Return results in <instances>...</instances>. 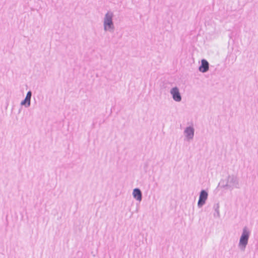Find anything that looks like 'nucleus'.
<instances>
[{"label": "nucleus", "instance_id": "4", "mask_svg": "<svg viewBox=\"0 0 258 258\" xmlns=\"http://www.w3.org/2000/svg\"><path fill=\"white\" fill-rule=\"evenodd\" d=\"M171 93L173 96V98L174 100L176 101H179L181 100V97L177 88H174L171 91Z\"/></svg>", "mask_w": 258, "mask_h": 258}, {"label": "nucleus", "instance_id": "8", "mask_svg": "<svg viewBox=\"0 0 258 258\" xmlns=\"http://www.w3.org/2000/svg\"><path fill=\"white\" fill-rule=\"evenodd\" d=\"M186 136L188 138H192L194 136V129L191 127H188L185 131Z\"/></svg>", "mask_w": 258, "mask_h": 258}, {"label": "nucleus", "instance_id": "5", "mask_svg": "<svg viewBox=\"0 0 258 258\" xmlns=\"http://www.w3.org/2000/svg\"><path fill=\"white\" fill-rule=\"evenodd\" d=\"M209 69V63L205 59L202 60V64L199 68V70L205 73L207 72Z\"/></svg>", "mask_w": 258, "mask_h": 258}, {"label": "nucleus", "instance_id": "2", "mask_svg": "<svg viewBox=\"0 0 258 258\" xmlns=\"http://www.w3.org/2000/svg\"><path fill=\"white\" fill-rule=\"evenodd\" d=\"M112 16L107 13L106 15L104 21V28L105 30L109 29L112 26Z\"/></svg>", "mask_w": 258, "mask_h": 258}, {"label": "nucleus", "instance_id": "3", "mask_svg": "<svg viewBox=\"0 0 258 258\" xmlns=\"http://www.w3.org/2000/svg\"><path fill=\"white\" fill-rule=\"evenodd\" d=\"M208 197V194L205 190H202L201 192V194L200 196L199 200L198 202V205L199 206H202L205 203L206 200H207Z\"/></svg>", "mask_w": 258, "mask_h": 258}, {"label": "nucleus", "instance_id": "1", "mask_svg": "<svg viewBox=\"0 0 258 258\" xmlns=\"http://www.w3.org/2000/svg\"><path fill=\"white\" fill-rule=\"evenodd\" d=\"M248 237L249 233L246 229H244L240 239L239 245L242 246L243 247H245L247 243Z\"/></svg>", "mask_w": 258, "mask_h": 258}, {"label": "nucleus", "instance_id": "7", "mask_svg": "<svg viewBox=\"0 0 258 258\" xmlns=\"http://www.w3.org/2000/svg\"><path fill=\"white\" fill-rule=\"evenodd\" d=\"M134 197L138 201H141L142 199V194L139 189H135L133 191Z\"/></svg>", "mask_w": 258, "mask_h": 258}, {"label": "nucleus", "instance_id": "6", "mask_svg": "<svg viewBox=\"0 0 258 258\" xmlns=\"http://www.w3.org/2000/svg\"><path fill=\"white\" fill-rule=\"evenodd\" d=\"M31 97V92L30 91H29L26 95V97L24 100H23L21 102L22 105H26L27 104V106H29L30 104V99Z\"/></svg>", "mask_w": 258, "mask_h": 258}]
</instances>
